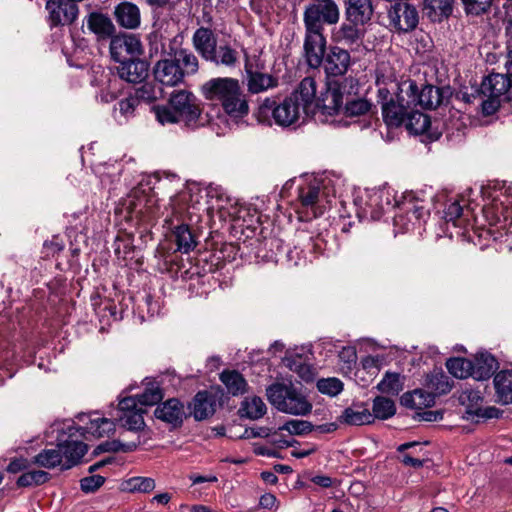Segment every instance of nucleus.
<instances>
[{
    "mask_svg": "<svg viewBox=\"0 0 512 512\" xmlns=\"http://www.w3.org/2000/svg\"><path fill=\"white\" fill-rule=\"evenodd\" d=\"M316 91L314 78L305 77L298 88L281 101L277 98H265L260 102L258 119L264 121L271 114L279 126H290L299 119L301 111L306 115L314 114Z\"/></svg>",
    "mask_w": 512,
    "mask_h": 512,
    "instance_id": "obj_1",
    "label": "nucleus"
},
{
    "mask_svg": "<svg viewBox=\"0 0 512 512\" xmlns=\"http://www.w3.org/2000/svg\"><path fill=\"white\" fill-rule=\"evenodd\" d=\"M177 38L160 41V59L153 68L154 78L162 85L173 87L184 82L186 76L199 70V60L190 50L178 48Z\"/></svg>",
    "mask_w": 512,
    "mask_h": 512,
    "instance_id": "obj_2",
    "label": "nucleus"
},
{
    "mask_svg": "<svg viewBox=\"0 0 512 512\" xmlns=\"http://www.w3.org/2000/svg\"><path fill=\"white\" fill-rule=\"evenodd\" d=\"M200 92L206 100L220 102L224 112L232 118L240 119L249 113L248 100L238 79L212 78L201 86Z\"/></svg>",
    "mask_w": 512,
    "mask_h": 512,
    "instance_id": "obj_3",
    "label": "nucleus"
},
{
    "mask_svg": "<svg viewBox=\"0 0 512 512\" xmlns=\"http://www.w3.org/2000/svg\"><path fill=\"white\" fill-rule=\"evenodd\" d=\"M152 110L162 125L183 123L187 127L198 126L202 112L200 100L185 89L172 92L166 105L154 106Z\"/></svg>",
    "mask_w": 512,
    "mask_h": 512,
    "instance_id": "obj_4",
    "label": "nucleus"
},
{
    "mask_svg": "<svg viewBox=\"0 0 512 512\" xmlns=\"http://www.w3.org/2000/svg\"><path fill=\"white\" fill-rule=\"evenodd\" d=\"M73 430L78 431L73 424L67 426V431L64 432L67 438H60L55 448L42 450L33 457L32 463L46 469L59 466L61 470H68L78 465L87 453L88 446L80 439L75 438Z\"/></svg>",
    "mask_w": 512,
    "mask_h": 512,
    "instance_id": "obj_5",
    "label": "nucleus"
},
{
    "mask_svg": "<svg viewBox=\"0 0 512 512\" xmlns=\"http://www.w3.org/2000/svg\"><path fill=\"white\" fill-rule=\"evenodd\" d=\"M266 395L272 406L286 414L305 416L312 410L302 389L292 383H274L267 387Z\"/></svg>",
    "mask_w": 512,
    "mask_h": 512,
    "instance_id": "obj_6",
    "label": "nucleus"
},
{
    "mask_svg": "<svg viewBox=\"0 0 512 512\" xmlns=\"http://www.w3.org/2000/svg\"><path fill=\"white\" fill-rule=\"evenodd\" d=\"M172 214L165 220V225L171 230L177 249L182 253H189L196 245L195 235L191 232L189 222L192 221V213L185 203L173 200Z\"/></svg>",
    "mask_w": 512,
    "mask_h": 512,
    "instance_id": "obj_7",
    "label": "nucleus"
},
{
    "mask_svg": "<svg viewBox=\"0 0 512 512\" xmlns=\"http://www.w3.org/2000/svg\"><path fill=\"white\" fill-rule=\"evenodd\" d=\"M356 85L357 81L352 77L328 79L325 92L318 99L314 98V112L317 109L323 115L342 114L347 89H353Z\"/></svg>",
    "mask_w": 512,
    "mask_h": 512,
    "instance_id": "obj_8",
    "label": "nucleus"
},
{
    "mask_svg": "<svg viewBox=\"0 0 512 512\" xmlns=\"http://www.w3.org/2000/svg\"><path fill=\"white\" fill-rule=\"evenodd\" d=\"M303 12L304 28L324 31V25H336L340 9L336 0H310Z\"/></svg>",
    "mask_w": 512,
    "mask_h": 512,
    "instance_id": "obj_9",
    "label": "nucleus"
},
{
    "mask_svg": "<svg viewBox=\"0 0 512 512\" xmlns=\"http://www.w3.org/2000/svg\"><path fill=\"white\" fill-rule=\"evenodd\" d=\"M412 87H414L412 80L403 81L397 85L396 99L393 102L385 103L382 117L387 126L400 127L405 122L409 110L414 106V100H411V96H409Z\"/></svg>",
    "mask_w": 512,
    "mask_h": 512,
    "instance_id": "obj_10",
    "label": "nucleus"
},
{
    "mask_svg": "<svg viewBox=\"0 0 512 512\" xmlns=\"http://www.w3.org/2000/svg\"><path fill=\"white\" fill-rule=\"evenodd\" d=\"M388 23L385 26L396 33H409L416 29L419 14L416 7L408 2H397L387 11Z\"/></svg>",
    "mask_w": 512,
    "mask_h": 512,
    "instance_id": "obj_11",
    "label": "nucleus"
},
{
    "mask_svg": "<svg viewBox=\"0 0 512 512\" xmlns=\"http://www.w3.org/2000/svg\"><path fill=\"white\" fill-rule=\"evenodd\" d=\"M298 200L300 207L297 212L301 220L309 221L323 215L325 206L321 203L319 184H307L299 187Z\"/></svg>",
    "mask_w": 512,
    "mask_h": 512,
    "instance_id": "obj_12",
    "label": "nucleus"
},
{
    "mask_svg": "<svg viewBox=\"0 0 512 512\" xmlns=\"http://www.w3.org/2000/svg\"><path fill=\"white\" fill-rule=\"evenodd\" d=\"M327 40L324 31L305 28L303 51L304 58L310 68H319L326 56Z\"/></svg>",
    "mask_w": 512,
    "mask_h": 512,
    "instance_id": "obj_13",
    "label": "nucleus"
},
{
    "mask_svg": "<svg viewBox=\"0 0 512 512\" xmlns=\"http://www.w3.org/2000/svg\"><path fill=\"white\" fill-rule=\"evenodd\" d=\"M109 49L112 59L118 63L129 58L139 57L143 53L140 38L128 33L112 37Z\"/></svg>",
    "mask_w": 512,
    "mask_h": 512,
    "instance_id": "obj_14",
    "label": "nucleus"
},
{
    "mask_svg": "<svg viewBox=\"0 0 512 512\" xmlns=\"http://www.w3.org/2000/svg\"><path fill=\"white\" fill-rule=\"evenodd\" d=\"M411 100H414V106H420L423 109H435L440 106L450 96L449 88H441L433 85H424L420 90L416 82L412 80Z\"/></svg>",
    "mask_w": 512,
    "mask_h": 512,
    "instance_id": "obj_15",
    "label": "nucleus"
},
{
    "mask_svg": "<svg viewBox=\"0 0 512 512\" xmlns=\"http://www.w3.org/2000/svg\"><path fill=\"white\" fill-rule=\"evenodd\" d=\"M49 12L51 27L72 24L78 17V5L71 0H48L45 6Z\"/></svg>",
    "mask_w": 512,
    "mask_h": 512,
    "instance_id": "obj_16",
    "label": "nucleus"
},
{
    "mask_svg": "<svg viewBox=\"0 0 512 512\" xmlns=\"http://www.w3.org/2000/svg\"><path fill=\"white\" fill-rule=\"evenodd\" d=\"M324 70L328 79H339L344 76L351 65L350 53L339 47L331 46L327 52L324 61Z\"/></svg>",
    "mask_w": 512,
    "mask_h": 512,
    "instance_id": "obj_17",
    "label": "nucleus"
},
{
    "mask_svg": "<svg viewBox=\"0 0 512 512\" xmlns=\"http://www.w3.org/2000/svg\"><path fill=\"white\" fill-rule=\"evenodd\" d=\"M154 416L172 428H179L188 417V413L183 402L177 398H170L156 407Z\"/></svg>",
    "mask_w": 512,
    "mask_h": 512,
    "instance_id": "obj_18",
    "label": "nucleus"
},
{
    "mask_svg": "<svg viewBox=\"0 0 512 512\" xmlns=\"http://www.w3.org/2000/svg\"><path fill=\"white\" fill-rule=\"evenodd\" d=\"M148 71V62L138 57L119 62V66L117 67L119 77L129 83H141L147 78Z\"/></svg>",
    "mask_w": 512,
    "mask_h": 512,
    "instance_id": "obj_19",
    "label": "nucleus"
},
{
    "mask_svg": "<svg viewBox=\"0 0 512 512\" xmlns=\"http://www.w3.org/2000/svg\"><path fill=\"white\" fill-rule=\"evenodd\" d=\"M374 14L372 0H346L345 17L346 21L360 23L361 26L369 23Z\"/></svg>",
    "mask_w": 512,
    "mask_h": 512,
    "instance_id": "obj_20",
    "label": "nucleus"
},
{
    "mask_svg": "<svg viewBox=\"0 0 512 512\" xmlns=\"http://www.w3.org/2000/svg\"><path fill=\"white\" fill-rule=\"evenodd\" d=\"M215 397L207 391H199L189 404L190 412L196 421H202L215 413Z\"/></svg>",
    "mask_w": 512,
    "mask_h": 512,
    "instance_id": "obj_21",
    "label": "nucleus"
},
{
    "mask_svg": "<svg viewBox=\"0 0 512 512\" xmlns=\"http://www.w3.org/2000/svg\"><path fill=\"white\" fill-rule=\"evenodd\" d=\"M116 22L126 29H136L141 23V14L138 6L132 2L119 3L114 10Z\"/></svg>",
    "mask_w": 512,
    "mask_h": 512,
    "instance_id": "obj_22",
    "label": "nucleus"
},
{
    "mask_svg": "<svg viewBox=\"0 0 512 512\" xmlns=\"http://www.w3.org/2000/svg\"><path fill=\"white\" fill-rule=\"evenodd\" d=\"M511 87L510 77L502 73H491L481 83V93L483 95H494L505 99L509 88Z\"/></svg>",
    "mask_w": 512,
    "mask_h": 512,
    "instance_id": "obj_23",
    "label": "nucleus"
},
{
    "mask_svg": "<svg viewBox=\"0 0 512 512\" xmlns=\"http://www.w3.org/2000/svg\"><path fill=\"white\" fill-rule=\"evenodd\" d=\"M192 44L198 54L206 60L217 46V38L210 27H199L192 36Z\"/></svg>",
    "mask_w": 512,
    "mask_h": 512,
    "instance_id": "obj_24",
    "label": "nucleus"
},
{
    "mask_svg": "<svg viewBox=\"0 0 512 512\" xmlns=\"http://www.w3.org/2000/svg\"><path fill=\"white\" fill-rule=\"evenodd\" d=\"M245 71L247 74L248 91L257 94L277 85V80L269 74L252 70L248 60L245 62Z\"/></svg>",
    "mask_w": 512,
    "mask_h": 512,
    "instance_id": "obj_25",
    "label": "nucleus"
},
{
    "mask_svg": "<svg viewBox=\"0 0 512 512\" xmlns=\"http://www.w3.org/2000/svg\"><path fill=\"white\" fill-rule=\"evenodd\" d=\"M360 23L346 22L341 24L334 33V41L348 46L359 44L365 36V29L360 28Z\"/></svg>",
    "mask_w": 512,
    "mask_h": 512,
    "instance_id": "obj_26",
    "label": "nucleus"
},
{
    "mask_svg": "<svg viewBox=\"0 0 512 512\" xmlns=\"http://www.w3.org/2000/svg\"><path fill=\"white\" fill-rule=\"evenodd\" d=\"M206 61L216 66L235 68L239 62V53L229 44L216 46L214 51L208 56Z\"/></svg>",
    "mask_w": 512,
    "mask_h": 512,
    "instance_id": "obj_27",
    "label": "nucleus"
},
{
    "mask_svg": "<svg viewBox=\"0 0 512 512\" xmlns=\"http://www.w3.org/2000/svg\"><path fill=\"white\" fill-rule=\"evenodd\" d=\"M472 363L473 378L476 380L489 379L498 368L497 360L489 353H480L476 355Z\"/></svg>",
    "mask_w": 512,
    "mask_h": 512,
    "instance_id": "obj_28",
    "label": "nucleus"
},
{
    "mask_svg": "<svg viewBox=\"0 0 512 512\" xmlns=\"http://www.w3.org/2000/svg\"><path fill=\"white\" fill-rule=\"evenodd\" d=\"M78 431L73 430L75 438L84 437L85 433H89L95 437H103L109 435L115 430V424L108 418H94L89 421L86 427H76Z\"/></svg>",
    "mask_w": 512,
    "mask_h": 512,
    "instance_id": "obj_29",
    "label": "nucleus"
},
{
    "mask_svg": "<svg viewBox=\"0 0 512 512\" xmlns=\"http://www.w3.org/2000/svg\"><path fill=\"white\" fill-rule=\"evenodd\" d=\"M87 27L101 39L112 36L115 31V27L111 19L99 12H92L88 15Z\"/></svg>",
    "mask_w": 512,
    "mask_h": 512,
    "instance_id": "obj_30",
    "label": "nucleus"
},
{
    "mask_svg": "<svg viewBox=\"0 0 512 512\" xmlns=\"http://www.w3.org/2000/svg\"><path fill=\"white\" fill-rule=\"evenodd\" d=\"M435 402V396L430 391L415 389L412 392H406L401 397V404L410 409L421 410L430 407Z\"/></svg>",
    "mask_w": 512,
    "mask_h": 512,
    "instance_id": "obj_31",
    "label": "nucleus"
},
{
    "mask_svg": "<svg viewBox=\"0 0 512 512\" xmlns=\"http://www.w3.org/2000/svg\"><path fill=\"white\" fill-rule=\"evenodd\" d=\"M350 90L347 89L342 114L346 117H358L370 113L374 105L367 99L351 97Z\"/></svg>",
    "mask_w": 512,
    "mask_h": 512,
    "instance_id": "obj_32",
    "label": "nucleus"
},
{
    "mask_svg": "<svg viewBox=\"0 0 512 512\" xmlns=\"http://www.w3.org/2000/svg\"><path fill=\"white\" fill-rule=\"evenodd\" d=\"M494 386L499 402L512 403V370L497 373L494 377Z\"/></svg>",
    "mask_w": 512,
    "mask_h": 512,
    "instance_id": "obj_33",
    "label": "nucleus"
},
{
    "mask_svg": "<svg viewBox=\"0 0 512 512\" xmlns=\"http://www.w3.org/2000/svg\"><path fill=\"white\" fill-rule=\"evenodd\" d=\"M453 1L454 0H425V13L431 21L441 22L452 13Z\"/></svg>",
    "mask_w": 512,
    "mask_h": 512,
    "instance_id": "obj_34",
    "label": "nucleus"
},
{
    "mask_svg": "<svg viewBox=\"0 0 512 512\" xmlns=\"http://www.w3.org/2000/svg\"><path fill=\"white\" fill-rule=\"evenodd\" d=\"M417 107L418 106H413V108L409 110L405 122L403 123L409 132L416 135L426 133L431 125L430 118L420 112Z\"/></svg>",
    "mask_w": 512,
    "mask_h": 512,
    "instance_id": "obj_35",
    "label": "nucleus"
},
{
    "mask_svg": "<svg viewBox=\"0 0 512 512\" xmlns=\"http://www.w3.org/2000/svg\"><path fill=\"white\" fill-rule=\"evenodd\" d=\"M425 386L434 396L447 394L452 388L449 377L441 369L427 375Z\"/></svg>",
    "mask_w": 512,
    "mask_h": 512,
    "instance_id": "obj_36",
    "label": "nucleus"
},
{
    "mask_svg": "<svg viewBox=\"0 0 512 512\" xmlns=\"http://www.w3.org/2000/svg\"><path fill=\"white\" fill-rule=\"evenodd\" d=\"M267 407L260 397H246L240 406L239 414L251 420H257L266 414Z\"/></svg>",
    "mask_w": 512,
    "mask_h": 512,
    "instance_id": "obj_37",
    "label": "nucleus"
},
{
    "mask_svg": "<svg viewBox=\"0 0 512 512\" xmlns=\"http://www.w3.org/2000/svg\"><path fill=\"white\" fill-rule=\"evenodd\" d=\"M340 423L347 425H364L373 421V415L367 408L348 407L338 417Z\"/></svg>",
    "mask_w": 512,
    "mask_h": 512,
    "instance_id": "obj_38",
    "label": "nucleus"
},
{
    "mask_svg": "<svg viewBox=\"0 0 512 512\" xmlns=\"http://www.w3.org/2000/svg\"><path fill=\"white\" fill-rule=\"evenodd\" d=\"M220 380L226 386L228 393L234 396L245 392L247 383L238 371L225 370L220 374Z\"/></svg>",
    "mask_w": 512,
    "mask_h": 512,
    "instance_id": "obj_39",
    "label": "nucleus"
},
{
    "mask_svg": "<svg viewBox=\"0 0 512 512\" xmlns=\"http://www.w3.org/2000/svg\"><path fill=\"white\" fill-rule=\"evenodd\" d=\"M448 371L456 378L473 377V363L465 358H451L447 361Z\"/></svg>",
    "mask_w": 512,
    "mask_h": 512,
    "instance_id": "obj_40",
    "label": "nucleus"
},
{
    "mask_svg": "<svg viewBox=\"0 0 512 512\" xmlns=\"http://www.w3.org/2000/svg\"><path fill=\"white\" fill-rule=\"evenodd\" d=\"M428 214V210H426L424 206L419 205L417 203H412L406 209V216L403 214H397L394 216V224L396 226H403L406 230H408L409 228L406 226V223L404 222L406 217L408 218L409 222H412L413 220L419 222L420 220L424 219L425 216H427Z\"/></svg>",
    "mask_w": 512,
    "mask_h": 512,
    "instance_id": "obj_41",
    "label": "nucleus"
},
{
    "mask_svg": "<svg viewBox=\"0 0 512 512\" xmlns=\"http://www.w3.org/2000/svg\"><path fill=\"white\" fill-rule=\"evenodd\" d=\"M377 389L383 394L398 395L403 389L400 374L386 372L383 379L378 383Z\"/></svg>",
    "mask_w": 512,
    "mask_h": 512,
    "instance_id": "obj_42",
    "label": "nucleus"
},
{
    "mask_svg": "<svg viewBox=\"0 0 512 512\" xmlns=\"http://www.w3.org/2000/svg\"><path fill=\"white\" fill-rule=\"evenodd\" d=\"M372 411L373 418L388 419L396 412L395 403L389 398L377 396L373 401Z\"/></svg>",
    "mask_w": 512,
    "mask_h": 512,
    "instance_id": "obj_43",
    "label": "nucleus"
},
{
    "mask_svg": "<svg viewBox=\"0 0 512 512\" xmlns=\"http://www.w3.org/2000/svg\"><path fill=\"white\" fill-rule=\"evenodd\" d=\"M459 401L466 406V414L475 416L480 411L483 397L479 391L465 390L460 394Z\"/></svg>",
    "mask_w": 512,
    "mask_h": 512,
    "instance_id": "obj_44",
    "label": "nucleus"
},
{
    "mask_svg": "<svg viewBox=\"0 0 512 512\" xmlns=\"http://www.w3.org/2000/svg\"><path fill=\"white\" fill-rule=\"evenodd\" d=\"M144 413L145 410L141 408L124 415H117V420L128 430H139L144 426Z\"/></svg>",
    "mask_w": 512,
    "mask_h": 512,
    "instance_id": "obj_45",
    "label": "nucleus"
},
{
    "mask_svg": "<svg viewBox=\"0 0 512 512\" xmlns=\"http://www.w3.org/2000/svg\"><path fill=\"white\" fill-rule=\"evenodd\" d=\"M49 479V474L42 470H33L23 473L17 479L18 487H29L33 485H41L47 482Z\"/></svg>",
    "mask_w": 512,
    "mask_h": 512,
    "instance_id": "obj_46",
    "label": "nucleus"
},
{
    "mask_svg": "<svg viewBox=\"0 0 512 512\" xmlns=\"http://www.w3.org/2000/svg\"><path fill=\"white\" fill-rule=\"evenodd\" d=\"M140 406H152L159 403L163 398L162 389L155 384H150L143 393L137 396Z\"/></svg>",
    "mask_w": 512,
    "mask_h": 512,
    "instance_id": "obj_47",
    "label": "nucleus"
},
{
    "mask_svg": "<svg viewBox=\"0 0 512 512\" xmlns=\"http://www.w3.org/2000/svg\"><path fill=\"white\" fill-rule=\"evenodd\" d=\"M467 15L480 16L490 11L493 0H461Z\"/></svg>",
    "mask_w": 512,
    "mask_h": 512,
    "instance_id": "obj_48",
    "label": "nucleus"
},
{
    "mask_svg": "<svg viewBox=\"0 0 512 512\" xmlns=\"http://www.w3.org/2000/svg\"><path fill=\"white\" fill-rule=\"evenodd\" d=\"M155 488V481L149 477H133L126 481L125 489L130 492L149 493Z\"/></svg>",
    "mask_w": 512,
    "mask_h": 512,
    "instance_id": "obj_49",
    "label": "nucleus"
},
{
    "mask_svg": "<svg viewBox=\"0 0 512 512\" xmlns=\"http://www.w3.org/2000/svg\"><path fill=\"white\" fill-rule=\"evenodd\" d=\"M137 443L130 442V443H122L119 440H113V441H106L98 445L95 450L94 454H100L102 452H131L134 451L137 447Z\"/></svg>",
    "mask_w": 512,
    "mask_h": 512,
    "instance_id": "obj_50",
    "label": "nucleus"
},
{
    "mask_svg": "<svg viewBox=\"0 0 512 512\" xmlns=\"http://www.w3.org/2000/svg\"><path fill=\"white\" fill-rule=\"evenodd\" d=\"M287 362V366L290 370L296 372L302 380L306 382L313 380V369L310 365L304 363L301 357L287 359Z\"/></svg>",
    "mask_w": 512,
    "mask_h": 512,
    "instance_id": "obj_51",
    "label": "nucleus"
},
{
    "mask_svg": "<svg viewBox=\"0 0 512 512\" xmlns=\"http://www.w3.org/2000/svg\"><path fill=\"white\" fill-rule=\"evenodd\" d=\"M279 429L286 430L292 435H304L311 432L314 426L311 422L305 420H289Z\"/></svg>",
    "mask_w": 512,
    "mask_h": 512,
    "instance_id": "obj_52",
    "label": "nucleus"
},
{
    "mask_svg": "<svg viewBox=\"0 0 512 512\" xmlns=\"http://www.w3.org/2000/svg\"><path fill=\"white\" fill-rule=\"evenodd\" d=\"M317 389L323 394L336 396L343 390V383L337 378L320 379L317 382Z\"/></svg>",
    "mask_w": 512,
    "mask_h": 512,
    "instance_id": "obj_53",
    "label": "nucleus"
},
{
    "mask_svg": "<svg viewBox=\"0 0 512 512\" xmlns=\"http://www.w3.org/2000/svg\"><path fill=\"white\" fill-rule=\"evenodd\" d=\"M134 97H137V102H152L157 99V94L154 85L151 83H145L141 87L135 90Z\"/></svg>",
    "mask_w": 512,
    "mask_h": 512,
    "instance_id": "obj_54",
    "label": "nucleus"
},
{
    "mask_svg": "<svg viewBox=\"0 0 512 512\" xmlns=\"http://www.w3.org/2000/svg\"><path fill=\"white\" fill-rule=\"evenodd\" d=\"M105 482V478L100 475H92L84 477L80 480L82 491L91 493L100 488Z\"/></svg>",
    "mask_w": 512,
    "mask_h": 512,
    "instance_id": "obj_55",
    "label": "nucleus"
},
{
    "mask_svg": "<svg viewBox=\"0 0 512 512\" xmlns=\"http://www.w3.org/2000/svg\"><path fill=\"white\" fill-rule=\"evenodd\" d=\"M139 401L137 397L134 396H128L120 400L118 404V415H124L127 413H130L132 411H136L138 409H141L142 407L139 406Z\"/></svg>",
    "mask_w": 512,
    "mask_h": 512,
    "instance_id": "obj_56",
    "label": "nucleus"
},
{
    "mask_svg": "<svg viewBox=\"0 0 512 512\" xmlns=\"http://www.w3.org/2000/svg\"><path fill=\"white\" fill-rule=\"evenodd\" d=\"M137 97L130 95L118 102V109L124 117L131 116L138 106Z\"/></svg>",
    "mask_w": 512,
    "mask_h": 512,
    "instance_id": "obj_57",
    "label": "nucleus"
},
{
    "mask_svg": "<svg viewBox=\"0 0 512 512\" xmlns=\"http://www.w3.org/2000/svg\"><path fill=\"white\" fill-rule=\"evenodd\" d=\"M487 99L482 102V112L486 116L494 114L500 107L502 99L494 95H485Z\"/></svg>",
    "mask_w": 512,
    "mask_h": 512,
    "instance_id": "obj_58",
    "label": "nucleus"
},
{
    "mask_svg": "<svg viewBox=\"0 0 512 512\" xmlns=\"http://www.w3.org/2000/svg\"><path fill=\"white\" fill-rule=\"evenodd\" d=\"M30 464L31 463L26 458H23V457L14 458L10 461L6 470L9 473L16 474L21 471L27 470L30 467Z\"/></svg>",
    "mask_w": 512,
    "mask_h": 512,
    "instance_id": "obj_59",
    "label": "nucleus"
},
{
    "mask_svg": "<svg viewBox=\"0 0 512 512\" xmlns=\"http://www.w3.org/2000/svg\"><path fill=\"white\" fill-rule=\"evenodd\" d=\"M463 208L458 202H453L448 205L445 210V219L447 222H454L462 215Z\"/></svg>",
    "mask_w": 512,
    "mask_h": 512,
    "instance_id": "obj_60",
    "label": "nucleus"
},
{
    "mask_svg": "<svg viewBox=\"0 0 512 512\" xmlns=\"http://www.w3.org/2000/svg\"><path fill=\"white\" fill-rule=\"evenodd\" d=\"M396 96L393 97L390 89L386 86H379L377 91V102L381 105V110L385 107V103L393 102Z\"/></svg>",
    "mask_w": 512,
    "mask_h": 512,
    "instance_id": "obj_61",
    "label": "nucleus"
},
{
    "mask_svg": "<svg viewBox=\"0 0 512 512\" xmlns=\"http://www.w3.org/2000/svg\"><path fill=\"white\" fill-rule=\"evenodd\" d=\"M341 361L347 364L355 363L357 360L356 350L353 347H343L339 352Z\"/></svg>",
    "mask_w": 512,
    "mask_h": 512,
    "instance_id": "obj_62",
    "label": "nucleus"
},
{
    "mask_svg": "<svg viewBox=\"0 0 512 512\" xmlns=\"http://www.w3.org/2000/svg\"><path fill=\"white\" fill-rule=\"evenodd\" d=\"M419 419L421 421L425 422H436L443 419V412L436 410V411H424L421 413H418Z\"/></svg>",
    "mask_w": 512,
    "mask_h": 512,
    "instance_id": "obj_63",
    "label": "nucleus"
},
{
    "mask_svg": "<svg viewBox=\"0 0 512 512\" xmlns=\"http://www.w3.org/2000/svg\"><path fill=\"white\" fill-rule=\"evenodd\" d=\"M401 462L406 466H411L416 469L421 468L424 465L423 460L414 458L410 453H404Z\"/></svg>",
    "mask_w": 512,
    "mask_h": 512,
    "instance_id": "obj_64",
    "label": "nucleus"
}]
</instances>
